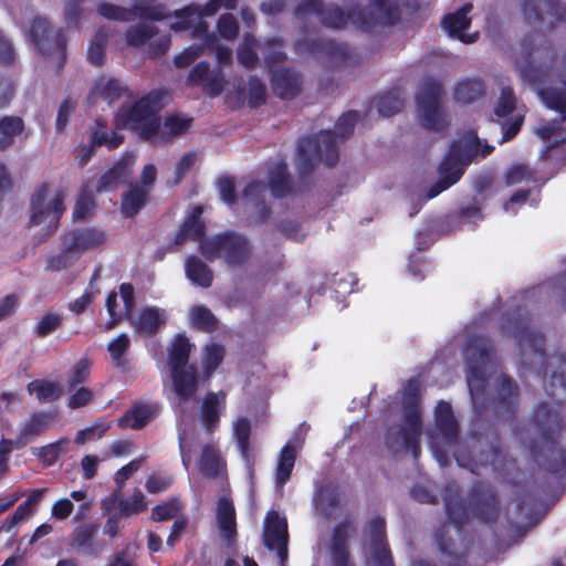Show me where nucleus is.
Segmentation results:
<instances>
[{
    "label": "nucleus",
    "mask_w": 566,
    "mask_h": 566,
    "mask_svg": "<svg viewBox=\"0 0 566 566\" xmlns=\"http://www.w3.org/2000/svg\"><path fill=\"white\" fill-rule=\"evenodd\" d=\"M169 99L167 90H151L133 104L122 105L114 115V125L117 129L133 132L140 140L168 144L184 136L193 122L192 117L179 114H168L161 119L159 114Z\"/></svg>",
    "instance_id": "obj_1"
},
{
    "label": "nucleus",
    "mask_w": 566,
    "mask_h": 566,
    "mask_svg": "<svg viewBox=\"0 0 566 566\" xmlns=\"http://www.w3.org/2000/svg\"><path fill=\"white\" fill-rule=\"evenodd\" d=\"M446 514L451 523L461 530L472 516L483 524H495L500 517V499L494 486L476 480L468 490L467 500L457 483H448L443 491Z\"/></svg>",
    "instance_id": "obj_2"
},
{
    "label": "nucleus",
    "mask_w": 566,
    "mask_h": 566,
    "mask_svg": "<svg viewBox=\"0 0 566 566\" xmlns=\"http://www.w3.org/2000/svg\"><path fill=\"white\" fill-rule=\"evenodd\" d=\"M360 117L358 111L344 113L336 122L334 130H321L318 134L303 137L297 144V170L305 177L323 163L326 167H334L338 163L339 154L336 137L348 138Z\"/></svg>",
    "instance_id": "obj_3"
},
{
    "label": "nucleus",
    "mask_w": 566,
    "mask_h": 566,
    "mask_svg": "<svg viewBox=\"0 0 566 566\" xmlns=\"http://www.w3.org/2000/svg\"><path fill=\"white\" fill-rule=\"evenodd\" d=\"M479 145L478 138L474 140L455 139L450 144L438 166L439 179L428 188L426 199L437 197L461 179L465 168L478 154Z\"/></svg>",
    "instance_id": "obj_4"
},
{
    "label": "nucleus",
    "mask_w": 566,
    "mask_h": 566,
    "mask_svg": "<svg viewBox=\"0 0 566 566\" xmlns=\"http://www.w3.org/2000/svg\"><path fill=\"white\" fill-rule=\"evenodd\" d=\"M199 252L209 262L221 259L229 268L235 269L251 260L253 248L247 235L227 230L201 241Z\"/></svg>",
    "instance_id": "obj_5"
},
{
    "label": "nucleus",
    "mask_w": 566,
    "mask_h": 566,
    "mask_svg": "<svg viewBox=\"0 0 566 566\" xmlns=\"http://www.w3.org/2000/svg\"><path fill=\"white\" fill-rule=\"evenodd\" d=\"M503 332L512 336L518 346L522 359L527 365H533L528 360V353L539 359L541 365L546 367L547 355L545 350V336L539 331L530 328V316L520 310L514 313H507L503 324Z\"/></svg>",
    "instance_id": "obj_6"
},
{
    "label": "nucleus",
    "mask_w": 566,
    "mask_h": 566,
    "mask_svg": "<svg viewBox=\"0 0 566 566\" xmlns=\"http://www.w3.org/2000/svg\"><path fill=\"white\" fill-rule=\"evenodd\" d=\"M494 353L493 342L485 335H470L465 343L468 363L467 380L472 399L483 396L486 387V369Z\"/></svg>",
    "instance_id": "obj_7"
},
{
    "label": "nucleus",
    "mask_w": 566,
    "mask_h": 566,
    "mask_svg": "<svg viewBox=\"0 0 566 566\" xmlns=\"http://www.w3.org/2000/svg\"><path fill=\"white\" fill-rule=\"evenodd\" d=\"M294 14L297 18L315 14L321 24L331 30L345 29L349 22L360 30V17L365 13L359 11V7L345 11L335 3L325 4L323 0H301Z\"/></svg>",
    "instance_id": "obj_8"
},
{
    "label": "nucleus",
    "mask_w": 566,
    "mask_h": 566,
    "mask_svg": "<svg viewBox=\"0 0 566 566\" xmlns=\"http://www.w3.org/2000/svg\"><path fill=\"white\" fill-rule=\"evenodd\" d=\"M442 94V84L429 77L421 84L416 96L421 124L429 130L442 132L449 126L447 114L441 107Z\"/></svg>",
    "instance_id": "obj_9"
},
{
    "label": "nucleus",
    "mask_w": 566,
    "mask_h": 566,
    "mask_svg": "<svg viewBox=\"0 0 566 566\" xmlns=\"http://www.w3.org/2000/svg\"><path fill=\"white\" fill-rule=\"evenodd\" d=\"M29 40L38 51L48 57L55 59L56 72L66 61V36L62 29L54 30L44 18H34L28 31Z\"/></svg>",
    "instance_id": "obj_10"
},
{
    "label": "nucleus",
    "mask_w": 566,
    "mask_h": 566,
    "mask_svg": "<svg viewBox=\"0 0 566 566\" xmlns=\"http://www.w3.org/2000/svg\"><path fill=\"white\" fill-rule=\"evenodd\" d=\"M564 405L559 401L538 402L531 415L530 422L541 442L548 449L556 448L565 428Z\"/></svg>",
    "instance_id": "obj_11"
},
{
    "label": "nucleus",
    "mask_w": 566,
    "mask_h": 566,
    "mask_svg": "<svg viewBox=\"0 0 566 566\" xmlns=\"http://www.w3.org/2000/svg\"><path fill=\"white\" fill-rule=\"evenodd\" d=\"M453 455L460 467L468 469L473 474H479L480 468L488 465H491L494 472L502 473L516 464V461L507 455L499 442L491 443L479 455H473L464 449L454 450Z\"/></svg>",
    "instance_id": "obj_12"
},
{
    "label": "nucleus",
    "mask_w": 566,
    "mask_h": 566,
    "mask_svg": "<svg viewBox=\"0 0 566 566\" xmlns=\"http://www.w3.org/2000/svg\"><path fill=\"white\" fill-rule=\"evenodd\" d=\"M50 185L48 182L40 184L31 196L30 200V223L38 226L49 219L50 233L54 232L59 227V221L64 212V193L60 190L53 200L45 205V198L49 192Z\"/></svg>",
    "instance_id": "obj_13"
},
{
    "label": "nucleus",
    "mask_w": 566,
    "mask_h": 566,
    "mask_svg": "<svg viewBox=\"0 0 566 566\" xmlns=\"http://www.w3.org/2000/svg\"><path fill=\"white\" fill-rule=\"evenodd\" d=\"M97 12L105 19L123 22L134 21L136 18L149 21H163L170 17L166 8L161 4L146 6L136 3L133 8H124L102 1L97 6Z\"/></svg>",
    "instance_id": "obj_14"
},
{
    "label": "nucleus",
    "mask_w": 566,
    "mask_h": 566,
    "mask_svg": "<svg viewBox=\"0 0 566 566\" xmlns=\"http://www.w3.org/2000/svg\"><path fill=\"white\" fill-rule=\"evenodd\" d=\"M297 52H304L312 56L323 57L334 65H340L350 57L346 43L333 39H310L296 43Z\"/></svg>",
    "instance_id": "obj_15"
},
{
    "label": "nucleus",
    "mask_w": 566,
    "mask_h": 566,
    "mask_svg": "<svg viewBox=\"0 0 566 566\" xmlns=\"http://www.w3.org/2000/svg\"><path fill=\"white\" fill-rule=\"evenodd\" d=\"M370 7H359V11L365 13L360 17V30L369 31L377 25L394 27L399 23L401 12L397 2L391 0H370Z\"/></svg>",
    "instance_id": "obj_16"
},
{
    "label": "nucleus",
    "mask_w": 566,
    "mask_h": 566,
    "mask_svg": "<svg viewBox=\"0 0 566 566\" xmlns=\"http://www.w3.org/2000/svg\"><path fill=\"white\" fill-rule=\"evenodd\" d=\"M491 403L497 418L510 420L515 417L520 406V387L512 377L501 376Z\"/></svg>",
    "instance_id": "obj_17"
},
{
    "label": "nucleus",
    "mask_w": 566,
    "mask_h": 566,
    "mask_svg": "<svg viewBox=\"0 0 566 566\" xmlns=\"http://www.w3.org/2000/svg\"><path fill=\"white\" fill-rule=\"evenodd\" d=\"M237 6L238 0H209L202 8L197 3H190L182 9L175 11L174 17L177 21L170 24V29L176 32L189 30L192 23L190 18L198 19L212 17L222 8L227 10H234Z\"/></svg>",
    "instance_id": "obj_18"
},
{
    "label": "nucleus",
    "mask_w": 566,
    "mask_h": 566,
    "mask_svg": "<svg viewBox=\"0 0 566 566\" xmlns=\"http://www.w3.org/2000/svg\"><path fill=\"white\" fill-rule=\"evenodd\" d=\"M186 83L189 86H201L211 98L219 96L227 84L222 69L211 70L207 61H200L189 71Z\"/></svg>",
    "instance_id": "obj_19"
},
{
    "label": "nucleus",
    "mask_w": 566,
    "mask_h": 566,
    "mask_svg": "<svg viewBox=\"0 0 566 566\" xmlns=\"http://www.w3.org/2000/svg\"><path fill=\"white\" fill-rule=\"evenodd\" d=\"M422 432V422L417 424L403 423L399 429H388L385 433V444L392 452L397 453L402 447L411 452L415 459L421 453L420 437Z\"/></svg>",
    "instance_id": "obj_20"
},
{
    "label": "nucleus",
    "mask_w": 566,
    "mask_h": 566,
    "mask_svg": "<svg viewBox=\"0 0 566 566\" xmlns=\"http://www.w3.org/2000/svg\"><path fill=\"white\" fill-rule=\"evenodd\" d=\"M160 413L158 402L138 400L134 401L129 409L117 419L120 429L142 430L154 421Z\"/></svg>",
    "instance_id": "obj_21"
},
{
    "label": "nucleus",
    "mask_w": 566,
    "mask_h": 566,
    "mask_svg": "<svg viewBox=\"0 0 566 566\" xmlns=\"http://www.w3.org/2000/svg\"><path fill=\"white\" fill-rule=\"evenodd\" d=\"M352 531H355V526L354 518L350 516H347L334 526L331 538V559L333 566H354L350 562L348 547Z\"/></svg>",
    "instance_id": "obj_22"
},
{
    "label": "nucleus",
    "mask_w": 566,
    "mask_h": 566,
    "mask_svg": "<svg viewBox=\"0 0 566 566\" xmlns=\"http://www.w3.org/2000/svg\"><path fill=\"white\" fill-rule=\"evenodd\" d=\"M56 415L52 411L39 410L32 412L15 437V449H22L35 441L53 424Z\"/></svg>",
    "instance_id": "obj_23"
},
{
    "label": "nucleus",
    "mask_w": 566,
    "mask_h": 566,
    "mask_svg": "<svg viewBox=\"0 0 566 566\" xmlns=\"http://www.w3.org/2000/svg\"><path fill=\"white\" fill-rule=\"evenodd\" d=\"M434 428L444 446L452 448L459 442V424L451 403L438 401L434 407Z\"/></svg>",
    "instance_id": "obj_24"
},
{
    "label": "nucleus",
    "mask_w": 566,
    "mask_h": 566,
    "mask_svg": "<svg viewBox=\"0 0 566 566\" xmlns=\"http://www.w3.org/2000/svg\"><path fill=\"white\" fill-rule=\"evenodd\" d=\"M227 395L223 390L209 391L202 398L199 408V418L208 433H213L220 424L221 415L226 411Z\"/></svg>",
    "instance_id": "obj_25"
},
{
    "label": "nucleus",
    "mask_w": 566,
    "mask_h": 566,
    "mask_svg": "<svg viewBox=\"0 0 566 566\" xmlns=\"http://www.w3.org/2000/svg\"><path fill=\"white\" fill-rule=\"evenodd\" d=\"M98 525L85 523L76 526L71 536V546L85 556H98L105 547V543L97 539Z\"/></svg>",
    "instance_id": "obj_26"
},
{
    "label": "nucleus",
    "mask_w": 566,
    "mask_h": 566,
    "mask_svg": "<svg viewBox=\"0 0 566 566\" xmlns=\"http://www.w3.org/2000/svg\"><path fill=\"white\" fill-rule=\"evenodd\" d=\"M541 4L545 6L556 22L566 23V3L560 0H523L521 9L528 23L539 24L544 21Z\"/></svg>",
    "instance_id": "obj_27"
},
{
    "label": "nucleus",
    "mask_w": 566,
    "mask_h": 566,
    "mask_svg": "<svg viewBox=\"0 0 566 566\" xmlns=\"http://www.w3.org/2000/svg\"><path fill=\"white\" fill-rule=\"evenodd\" d=\"M271 85L279 98L293 99L301 93L302 80L293 70L279 69L271 72Z\"/></svg>",
    "instance_id": "obj_28"
},
{
    "label": "nucleus",
    "mask_w": 566,
    "mask_h": 566,
    "mask_svg": "<svg viewBox=\"0 0 566 566\" xmlns=\"http://www.w3.org/2000/svg\"><path fill=\"white\" fill-rule=\"evenodd\" d=\"M262 537L263 544L269 551H274L279 544L289 542L286 518L274 510L269 511L265 515Z\"/></svg>",
    "instance_id": "obj_29"
},
{
    "label": "nucleus",
    "mask_w": 566,
    "mask_h": 566,
    "mask_svg": "<svg viewBox=\"0 0 566 566\" xmlns=\"http://www.w3.org/2000/svg\"><path fill=\"white\" fill-rule=\"evenodd\" d=\"M172 386L181 402L189 401L199 387V376L196 365L171 370Z\"/></svg>",
    "instance_id": "obj_30"
},
{
    "label": "nucleus",
    "mask_w": 566,
    "mask_h": 566,
    "mask_svg": "<svg viewBox=\"0 0 566 566\" xmlns=\"http://www.w3.org/2000/svg\"><path fill=\"white\" fill-rule=\"evenodd\" d=\"M217 522L221 536L228 543L235 541L237 532V515L233 501L230 496L222 495L217 501Z\"/></svg>",
    "instance_id": "obj_31"
},
{
    "label": "nucleus",
    "mask_w": 566,
    "mask_h": 566,
    "mask_svg": "<svg viewBox=\"0 0 566 566\" xmlns=\"http://www.w3.org/2000/svg\"><path fill=\"white\" fill-rule=\"evenodd\" d=\"M203 212L202 207L196 206L193 207L190 216L187 220L179 227L174 243L176 245H180L185 243L188 239L192 241L199 242L207 240L206 238V226L201 219V214Z\"/></svg>",
    "instance_id": "obj_32"
},
{
    "label": "nucleus",
    "mask_w": 566,
    "mask_h": 566,
    "mask_svg": "<svg viewBox=\"0 0 566 566\" xmlns=\"http://www.w3.org/2000/svg\"><path fill=\"white\" fill-rule=\"evenodd\" d=\"M104 241V232L97 229L73 230L64 237V244H67L69 250H72L77 256L86 250L97 248Z\"/></svg>",
    "instance_id": "obj_33"
},
{
    "label": "nucleus",
    "mask_w": 566,
    "mask_h": 566,
    "mask_svg": "<svg viewBox=\"0 0 566 566\" xmlns=\"http://www.w3.org/2000/svg\"><path fill=\"white\" fill-rule=\"evenodd\" d=\"M313 502L321 515L331 518L340 505L342 494L336 485L332 483L323 484L316 489Z\"/></svg>",
    "instance_id": "obj_34"
},
{
    "label": "nucleus",
    "mask_w": 566,
    "mask_h": 566,
    "mask_svg": "<svg viewBox=\"0 0 566 566\" xmlns=\"http://www.w3.org/2000/svg\"><path fill=\"white\" fill-rule=\"evenodd\" d=\"M166 323L163 311L156 306H148L139 312L137 319L134 322L136 333L146 337H154L160 327Z\"/></svg>",
    "instance_id": "obj_35"
},
{
    "label": "nucleus",
    "mask_w": 566,
    "mask_h": 566,
    "mask_svg": "<svg viewBox=\"0 0 566 566\" xmlns=\"http://www.w3.org/2000/svg\"><path fill=\"white\" fill-rule=\"evenodd\" d=\"M486 94V85L480 77L459 81L453 91V98L462 104H471Z\"/></svg>",
    "instance_id": "obj_36"
},
{
    "label": "nucleus",
    "mask_w": 566,
    "mask_h": 566,
    "mask_svg": "<svg viewBox=\"0 0 566 566\" xmlns=\"http://www.w3.org/2000/svg\"><path fill=\"white\" fill-rule=\"evenodd\" d=\"M473 6L471 3H464L460 9L454 12L448 13L442 20L443 28L449 32L450 35H458L463 42H472V39H465L462 34L471 24V19L468 17Z\"/></svg>",
    "instance_id": "obj_37"
},
{
    "label": "nucleus",
    "mask_w": 566,
    "mask_h": 566,
    "mask_svg": "<svg viewBox=\"0 0 566 566\" xmlns=\"http://www.w3.org/2000/svg\"><path fill=\"white\" fill-rule=\"evenodd\" d=\"M419 382L417 380H409L402 399L403 423L417 424V422H422L419 410Z\"/></svg>",
    "instance_id": "obj_38"
},
{
    "label": "nucleus",
    "mask_w": 566,
    "mask_h": 566,
    "mask_svg": "<svg viewBox=\"0 0 566 566\" xmlns=\"http://www.w3.org/2000/svg\"><path fill=\"white\" fill-rule=\"evenodd\" d=\"M130 175L132 169L127 161L119 159L101 176L96 190L98 192L114 190L119 184L125 182Z\"/></svg>",
    "instance_id": "obj_39"
},
{
    "label": "nucleus",
    "mask_w": 566,
    "mask_h": 566,
    "mask_svg": "<svg viewBox=\"0 0 566 566\" xmlns=\"http://www.w3.org/2000/svg\"><path fill=\"white\" fill-rule=\"evenodd\" d=\"M185 270L187 277L196 285L207 289L212 285L213 271L198 256L186 259Z\"/></svg>",
    "instance_id": "obj_40"
},
{
    "label": "nucleus",
    "mask_w": 566,
    "mask_h": 566,
    "mask_svg": "<svg viewBox=\"0 0 566 566\" xmlns=\"http://www.w3.org/2000/svg\"><path fill=\"white\" fill-rule=\"evenodd\" d=\"M149 189L130 185L129 190L122 197L120 211L126 218H134L146 205Z\"/></svg>",
    "instance_id": "obj_41"
},
{
    "label": "nucleus",
    "mask_w": 566,
    "mask_h": 566,
    "mask_svg": "<svg viewBox=\"0 0 566 566\" xmlns=\"http://www.w3.org/2000/svg\"><path fill=\"white\" fill-rule=\"evenodd\" d=\"M24 130V122L20 116L7 115L0 118V151L14 145L15 137Z\"/></svg>",
    "instance_id": "obj_42"
},
{
    "label": "nucleus",
    "mask_w": 566,
    "mask_h": 566,
    "mask_svg": "<svg viewBox=\"0 0 566 566\" xmlns=\"http://www.w3.org/2000/svg\"><path fill=\"white\" fill-rule=\"evenodd\" d=\"M129 349L130 339L125 333L118 335L107 345L113 366L123 373H127L130 369L129 360L125 357Z\"/></svg>",
    "instance_id": "obj_43"
},
{
    "label": "nucleus",
    "mask_w": 566,
    "mask_h": 566,
    "mask_svg": "<svg viewBox=\"0 0 566 566\" xmlns=\"http://www.w3.org/2000/svg\"><path fill=\"white\" fill-rule=\"evenodd\" d=\"M269 187L275 198H284L292 192V181L286 164H277L269 171Z\"/></svg>",
    "instance_id": "obj_44"
},
{
    "label": "nucleus",
    "mask_w": 566,
    "mask_h": 566,
    "mask_svg": "<svg viewBox=\"0 0 566 566\" xmlns=\"http://www.w3.org/2000/svg\"><path fill=\"white\" fill-rule=\"evenodd\" d=\"M70 440L62 437L56 441L45 444L41 448H33L32 453L45 465H54L61 455L67 453Z\"/></svg>",
    "instance_id": "obj_45"
},
{
    "label": "nucleus",
    "mask_w": 566,
    "mask_h": 566,
    "mask_svg": "<svg viewBox=\"0 0 566 566\" xmlns=\"http://www.w3.org/2000/svg\"><path fill=\"white\" fill-rule=\"evenodd\" d=\"M29 394H35L36 399L42 402H52L60 399L63 388L57 381L35 379L28 384Z\"/></svg>",
    "instance_id": "obj_46"
},
{
    "label": "nucleus",
    "mask_w": 566,
    "mask_h": 566,
    "mask_svg": "<svg viewBox=\"0 0 566 566\" xmlns=\"http://www.w3.org/2000/svg\"><path fill=\"white\" fill-rule=\"evenodd\" d=\"M538 96L548 109L558 113L566 122V88L547 86L538 91Z\"/></svg>",
    "instance_id": "obj_47"
},
{
    "label": "nucleus",
    "mask_w": 566,
    "mask_h": 566,
    "mask_svg": "<svg viewBox=\"0 0 566 566\" xmlns=\"http://www.w3.org/2000/svg\"><path fill=\"white\" fill-rule=\"evenodd\" d=\"M296 461L295 447L286 443L280 451L275 479L276 484L284 485L291 478Z\"/></svg>",
    "instance_id": "obj_48"
},
{
    "label": "nucleus",
    "mask_w": 566,
    "mask_h": 566,
    "mask_svg": "<svg viewBox=\"0 0 566 566\" xmlns=\"http://www.w3.org/2000/svg\"><path fill=\"white\" fill-rule=\"evenodd\" d=\"M222 459L219 450L212 444L202 448L199 468L200 472L210 479L217 478L222 469Z\"/></svg>",
    "instance_id": "obj_49"
},
{
    "label": "nucleus",
    "mask_w": 566,
    "mask_h": 566,
    "mask_svg": "<svg viewBox=\"0 0 566 566\" xmlns=\"http://www.w3.org/2000/svg\"><path fill=\"white\" fill-rule=\"evenodd\" d=\"M516 109V96L511 86L501 88L500 96L493 107L490 119L495 123H501L502 119L507 118Z\"/></svg>",
    "instance_id": "obj_50"
},
{
    "label": "nucleus",
    "mask_w": 566,
    "mask_h": 566,
    "mask_svg": "<svg viewBox=\"0 0 566 566\" xmlns=\"http://www.w3.org/2000/svg\"><path fill=\"white\" fill-rule=\"evenodd\" d=\"M124 136L117 132L109 135L105 122L97 119L91 130L90 140L97 147L106 146L109 150L118 148L124 143Z\"/></svg>",
    "instance_id": "obj_51"
},
{
    "label": "nucleus",
    "mask_w": 566,
    "mask_h": 566,
    "mask_svg": "<svg viewBox=\"0 0 566 566\" xmlns=\"http://www.w3.org/2000/svg\"><path fill=\"white\" fill-rule=\"evenodd\" d=\"M191 345L187 337L178 335L168 352L170 370L188 367Z\"/></svg>",
    "instance_id": "obj_52"
},
{
    "label": "nucleus",
    "mask_w": 566,
    "mask_h": 566,
    "mask_svg": "<svg viewBox=\"0 0 566 566\" xmlns=\"http://www.w3.org/2000/svg\"><path fill=\"white\" fill-rule=\"evenodd\" d=\"M108 43V30L99 28L90 43L87 60L92 65L102 66L106 62L105 50Z\"/></svg>",
    "instance_id": "obj_53"
},
{
    "label": "nucleus",
    "mask_w": 566,
    "mask_h": 566,
    "mask_svg": "<svg viewBox=\"0 0 566 566\" xmlns=\"http://www.w3.org/2000/svg\"><path fill=\"white\" fill-rule=\"evenodd\" d=\"M405 101L401 98L398 88L389 90L377 99V109L384 117H390L399 113L403 107Z\"/></svg>",
    "instance_id": "obj_54"
},
{
    "label": "nucleus",
    "mask_w": 566,
    "mask_h": 566,
    "mask_svg": "<svg viewBox=\"0 0 566 566\" xmlns=\"http://www.w3.org/2000/svg\"><path fill=\"white\" fill-rule=\"evenodd\" d=\"M444 528L442 526L437 530L436 539L440 552L447 557V566H468L465 556L452 551L454 543L451 538H447Z\"/></svg>",
    "instance_id": "obj_55"
},
{
    "label": "nucleus",
    "mask_w": 566,
    "mask_h": 566,
    "mask_svg": "<svg viewBox=\"0 0 566 566\" xmlns=\"http://www.w3.org/2000/svg\"><path fill=\"white\" fill-rule=\"evenodd\" d=\"M226 349L222 345L217 343L208 344L205 347L202 356L203 374L207 378H210L217 368L223 361Z\"/></svg>",
    "instance_id": "obj_56"
},
{
    "label": "nucleus",
    "mask_w": 566,
    "mask_h": 566,
    "mask_svg": "<svg viewBox=\"0 0 566 566\" xmlns=\"http://www.w3.org/2000/svg\"><path fill=\"white\" fill-rule=\"evenodd\" d=\"M191 321L193 326L205 333H213L218 329L219 321L213 313L203 305H196L191 310Z\"/></svg>",
    "instance_id": "obj_57"
},
{
    "label": "nucleus",
    "mask_w": 566,
    "mask_h": 566,
    "mask_svg": "<svg viewBox=\"0 0 566 566\" xmlns=\"http://www.w3.org/2000/svg\"><path fill=\"white\" fill-rule=\"evenodd\" d=\"M157 34L158 28L140 23L129 27L125 33V38L128 45L139 48L149 42Z\"/></svg>",
    "instance_id": "obj_58"
},
{
    "label": "nucleus",
    "mask_w": 566,
    "mask_h": 566,
    "mask_svg": "<svg viewBox=\"0 0 566 566\" xmlns=\"http://www.w3.org/2000/svg\"><path fill=\"white\" fill-rule=\"evenodd\" d=\"M181 510L179 499L169 497L153 507L150 518L154 522H167L175 518Z\"/></svg>",
    "instance_id": "obj_59"
},
{
    "label": "nucleus",
    "mask_w": 566,
    "mask_h": 566,
    "mask_svg": "<svg viewBox=\"0 0 566 566\" xmlns=\"http://www.w3.org/2000/svg\"><path fill=\"white\" fill-rule=\"evenodd\" d=\"M95 91H98L99 96L109 104L120 99L123 96H132L129 88L116 78L106 81L102 88H99L97 83Z\"/></svg>",
    "instance_id": "obj_60"
},
{
    "label": "nucleus",
    "mask_w": 566,
    "mask_h": 566,
    "mask_svg": "<svg viewBox=\"0 0 566 566\" xmlns=\"http://www.w3.org/2000/svg\"><path fill=\"white\" fill-rule=\"evenodd\" d=\"M233 434L242 457L249 460L251 437L250 420L245 417H240L233 424Z\"/></svg>",
    "instance_id": "obj_61"
},
{
    "label": "nucleus",
    "mask_w": 566,
    "mask_h": 566,
    "mask_svg": "<svg viewBox=\"0 0 566 566\" xmlns=\"http://www.w3.org/2000/svg\"><path fill=\"white\" fill-rule=\"evenodd\" d=\"M264 46L266 53L264 54V63L269 69H273L276 64L284 62L287 59L286 53L282 50L284 41L282 38L272 36L266 39Z\"/></svg>",
    "instance_id": "obj_62"
},
{
    "label": "nucleus",
    "mask_w": 566,
    "mask_h": 566,
    "mask_svg": "<svg viewBox=\"0 0 566 566\" xmlns=\"http://www.w3.org/2000/svg\"><path fill=\"white\" fill-rule=\"evenodd\" d=\"M91 366L92 363L87 357H82L76 361L67 375L66 386L69 391L74 390L77 386L84 384L88 379L91 375Z\"/></svg>",
    "instance_id": "obj_63"
},
{
    "label": "nucleus",
    "mask_w": 566,
    "mask_h": 566,
    "mask_svg": "<svg viewBox=\"0 0 566 566\" xmlns=\"http://www.w3.org/2000/svg\"><path fill=\"white\" fill-rule=\"evenodd\" d=\"M256 41L253 35H245L243 42L237 49L238 62L247 69H254L258 64L255 52Z\"/></svg>",
    "instance_id": "obj_64"
}]
</instances>
